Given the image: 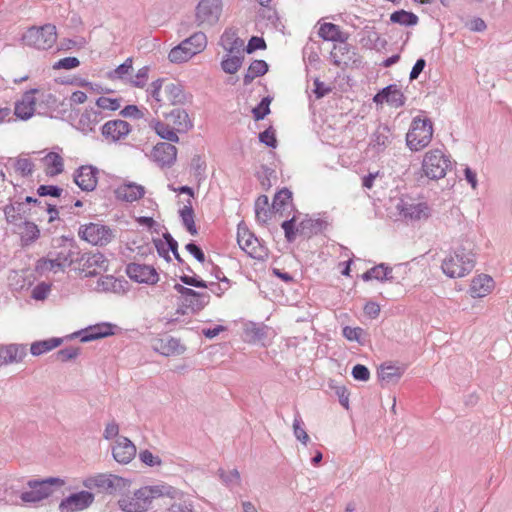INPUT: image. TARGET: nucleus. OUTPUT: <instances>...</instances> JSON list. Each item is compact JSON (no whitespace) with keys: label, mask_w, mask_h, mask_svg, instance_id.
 I'll return each mask as SVG.
<instances>
[{"label":"nucleus","mask_w":512,"mask_h":512,"mask_svg":"<svg viewBox=\"0 0 512 512\" xmlns=\"http://www.w3.org/2000/svg\"><path fill=\"white\" fill-rule=\"evenodd\" d=\"M183 493L166 483L153 486H144L136 490L132 496H124L118 501L123 512H145L149 509L152 500L159 497L180 499Z\"/></svg>","instance_id":"nucleus-1"},{"label":"nucleus","mask_w":512,"mask_h":512,"mask_svg":"<svg viewBox=\"0 0 512 512\" xmlns=\"http://www.w3.org/2000/svg\"><path fill=\"white\" fill-rule=\"evenodd\" d=\"M475 243L465 238L446 256L441 264L443 273L449 278H462L468 275L476 264Z\"/></svg>","instance_id":"nucleus-2"},{"label":"nucleus","mask_w":512,"mask_h":512,"mask_svg":"<svg viewBox=\"0 0 512 512\" xmlns=\"http://www.w3.org/2000/svg\"><path fill=\"white\" fill-rule=\"evenodd\" d=\"M206 46V34L201 31L195 32L190 37L181 41L177 46L173 47L168 53V59L174 64L185 63L195 55L204 51Z\"/></svg>","instance_id":"nucleus-3"},{"label":"nucleus","mask_w":512,"mask_h":512,"mask_svg":"<svg viewBox=\"0 0 512 512\" xmlns=\"http://www.w3.org/2000/svg\"><path fill=\"white\" fill-rule=\"evenodd\" d=\"M452 166L451 156L442 149L436 148L424 154L421 169L427 178L438 180L444 178Z\"/></svg>","instance_id":"nucleus-4"},{"label":"nucleus","mask_w":512,"mask_h":512,"mask_svg":"<svg viewBox=\"0 0 512 512\" xmlns=\"http://www.w3.org/2000/svg\"><path fill=\"white\" fill-rule=\"evenodd\" d=\"M433 123L427 117H414L406 134V145L412 152L426 148L433 137Z\"/></svg>","instance_id":"nucleus-5"},{"label":"nucleus","mask_w":512,"mask_h":512,"mask_svg":"<svg viewBox=\"0 0 512 512\" xmlns=\"http://www.w3.org/2000/svg\"><path fill=\"white\" fill-rule=\"evenodd\" d=\"M64 484V481L60 478L49 477L46 479H33L27 482L28 491H23L20 494V499L24 503L35 504L38 503L53 493V487H60Z\"/></svg>","instance_id":"nucleus-6"},{"label":"nucleus","mask_w":512,"mask_h":512,"mask_svg":"<svg viewBox=\"0 0 512 512\" xmlns=\"http://www.w3.org/2000/svg\"><path fill=\"white\" fill-rule=\"evenodd\" d=\"M22 40L27 46L38 50L50 49L57 40L56 27L53 24L31 27L24 33Z\"/></svg>","instance_id":"nucleus-7"},{"label":"nucleus","mask_w":512,"mask_h":512,"mask_svg":"<svg viewBox=\"0 0 512 512\" xmlns=\"http://www.w3.org/2000/svg\"><path fill=\"white\" fill-rule=\"evenodd\" d=\"M73 262L74 252L71 249L64 248L55 254L50 253L47 257L40 258L36 263L35 270L40 275H45L49 272H63Z\"/></svg>","instance_id":"nucleus-8"},{"label":"nucleus","mask_w":512,"mask_h":512,"mask_svg":"<svg viewBox=\"0 0 512 512\" xmlns=\"http://www.w3.org/2000/svg\"><path fill=\"white\" fill-rule=\"evenodd\" d=\"M173 288L179 294L180 307L183 313H186V311L198 313L210 302L208 292H197L178 283Z\"/></svg>","instance_id":"nucleus-9"},{"label":"nucleus","mask_w":512,"mask_h":512,"mask_svg":"<svg viewBox=\"0 0 512 512\" xmlns=\"http://www.w3.org/2000/svg\"><path fill=\"white\" fill-rule=\"evenodd\" d=\"M222 0H200L196 7L195 19L198 26H213L221 16Z\"/></svg>","instance_id":"nucleus-10"},{"label":"nucleus","mask_w":512,"mask_h":512,"mask_svg":"<svg viewBox=\"0 0 512 512\" xmlns=\"http://www.w3.org/2000/svg\"><path fill=\"white\" fill-rule=\"evenodd\" d=\"M84 485L89 489H98L101 492L113 494L122 490L126 482L122 477L101 473L87 478Z\"/></svg>","instance_id":"nucleus-11"},{"label":"nucleus","mask_w":512,"mask_h":512,"mask_svg":"<svg viewBox=\"0 0 512 512\" xmlns=\"http://www.w3.org/2000/svg\"><path fill=\"white\" fill-rule=\"evenodd\" d=\"M79 234L82 239L93 245H106L113 238V233L110 228L98 223H89L83 226Z\"/></svg>","instance_id":"nucleus-12"},{"label":"nucleus","mask_w":512,"mask_h":512,"mask_svg":"<svg viewBox=\"0 0 512 512\" xmlns=\"http://www.w3.org/2000/svg\"><path fill=\"white\" fill-rule=\"evenodd\" d=\"M126 274L131 280L138 283L154 285L159 281V275L156 269L146 264L129 263L126 266Z\"/></svg>","instance_id":"nucleus-13"},{"label":"nucleus","mask_w":512,"mask_h":512,"mask_svg":"<svg viewBox=\"0 0 512 512\" xmlns=\"http://www.w3.org/2000/svg\"><path fill=\"white\" fill-rule=\"evenodd\" d=\"M107 116L101 109L86 108L75 122L74 127L84 135L95 132L96 126Z\"/></svg>","instance_id":"nucleus-14"},{"label":"nucleus","mask_w":512,"mask_h":512,"mask_svg":"<svg viewBox=\"0 0 512 512\" xmlns=\"http://www.w3.org/2000/svg\"><path fill=\"white\" fill-rule=\"evenodd\" d=\"M94 500V495L88 491H80L64 498L59 504L61 512H77L89 507Z\"/></svg>","instance_id":"nucleus-15"},{"label":"nucleus","mask_w":512,"mask_h":512,"mask_svg":"<svg viewBox=\"0 0 512 512\" xmlns=\"http://www.w3.org/2000/svg\"><path fill=\"white\" fill-rule=\"evenodd\" d=\"M145 193L144 186L132 181H124L114 189L115 198L125 203L138 201L144 197Z\"/></svg>","instance_id":"nucleus-16"},{"label":"nucleus","mask_w":512,"mask_h":512,"mask_svg":"<svg viewBox=\"0 0 512 512\" xmlns=\"http://www.w3.org/2000/svg\"><path fill=\"white\" fill-rule=\"evenodd\" d=\"M376 104L387 103L391 107L400 108L405 105L406 97L396 84H390L381 89L374 97Z\"/></svg>","instance_id":"nucleus-17"},{"label":"nucleus","mask_w":512,"mask_h":512,"mask_svg":"<svg viewBox=\"0 0 512 512\" xmlns=\"http://www.w3.org/2000/svg\"><path fill=\"white\" fill-rule=\"evenodd\" d=\"M130 131V124L121 119L107 121L101 128L102 136L108 142H118L126 138Z\"/></svg>","instance_id":"nucleus-18"},{"label":"nucleus","mask_w":512,"mask_h":512,"mask_svg":"<svg viewBox=\"0 0 512 512\" xmlns=\"http://www.w3.org/2000/svg\"><path fill=\"white\" fill-rule=\"evenodd\" d=\"M151 156L161 168L171 167L177 158V148L172 143L161 142L154 146Z\"/></svg>","instance_id":"nucleus-19"},{"label":"nucleus","mask_w":512,"mask_h":512,"mask_svg":"<svg viewBox=\"0 0 512 512\" xmlns=\"http://www.w3.org/2000/svg\"><path fill=\"white\" fill-rule=\"evenodd\" d=\"M98 172L92 165L81 166L74 173V182L83 191H93L98 183Z\"/></svg>","instance_id":"nucleus-20"},{"label":"nucleus","mask_w":512,"mask_h":512,"mask_svg":"<svg viewBox=\"0 0 512 512\" xmlns=\"http://www.w3.org/2000/svg\"><path fill=\"white\" fill-rule=\"evenodd\" d=\"M397 210L402 217L410 220L426 219L430 215V209L424 202L413 203L400 200V202L397 204Z\"/></svg>","instance_id":"nucleus-21"},{"label":"nucleus","mask_w":512,"mask_h":512,"mask_svg":"<svg viewBox=\"0 0 512 512\" xmlns=\"http://www.w3.org/2000/svg\"><path fill=\"white\" fill-rule=\"evenodd\" d=\"M112 455L118 463L128 464L136 455V446L127 437L120 436L112 447Z\"/></svg>","instance_id":"nucleus-22"},{"label":"nucleus","mask_w":512,"mask_h":512,"mask_svg":"<svg viewBox=\"0 0 512 512\" xmlns=\"http://www.w3.org/2000/svg\"><path fill=\"white\" fill-rule=\"evenodd\" d=\"M404 267H405L404 264H398V265H395L394 267H390L385 263H380V264L372 267L371 269L367 270L362 275V279L364 281H369V280L375 279L380 282H384V281L392 282V281L396 280V277L393 275V271L401 270Z\"/></svg>","instance_id":"nucleus-23"},{"label":"nucleus","mask_w":512,"mask_h":512,"mask_svg":"<svg viewBox=\"0 0 512 512\" xmlns=\"http://www.w3.org/2000/svg\"><path fill=\"white\" fill-rule=\"evenodd\" d=\"M27 354V348L24 344L0 345V366L19 363Z\"/></svg>","instance_id":"nucleus-24"},{"label":"nucleus","mask_w":512,"mask_h":512,"mask_svg":"<svg viewBox=\"0 0 512 512\" xmlns=\"http://www.w3.org/2000/svg\"><path fill=\"white\" fill-rule=\"evenodd\" d=\"M237 242L240 248L253 258L261 255L258 250L260 248L259 240L245 227L238 225Z\"/></svg>","instance_id":"nucleus-25"},{"label":"nucleus","mask_w":512,"mask_h":512,"mask_svg":"<svg viewBox=\"0 0 512 512\" xmlns=\"http://www.w3.org/2000/svg\"><path fill=\"white\" fill-rule=\"evenodd\" d=\"M36 90L26 91L22 98L15 103L14 114L21 120L30 119L35 111V94Z\"/></svg>","instance_id":"nucleus-26"},{"label":"nucleus","mask_w":512,"mask_h":512,"mask_svg":"<svg viewBox=\"0 0 512 512\" xmlns=\"http://www.w3.org/2000/svg\"><path fill=\"white\" fill-rule=\"evenodd\" d=\"M495 282L490 275L479 274L471 280L469 293L473 298L487 296L494 289Z\"/></svg>","instance_id":"nucleus-27"},{"label":"nucleus","mask_w":512,"mask_h":512,"mask_svg":"<svg viewBox=\"0 0 512 512\" xmlns=\"http://www.w3.org/2000/svg\"><path fill=\"white\" fill-rule=\"evenodd\" d=\"M165 102L171 105H183L187 103L192 96L187 94L182 84L170 82L164 86Z\"/></svg>","instance_id":"nucleus-28"},{"label":"nucleus","mask_w":512,"mask_h":512,"mask_svg":"<svg viewBox=\"0 0 512 512\" xmlns=\"http://www.w3.org/2000/svg\"><path fill=\"white\" fill-rule=\"evenodd\" d=\"M3 211L7 223L18 225L29 215L30 209L26 207L25 202L11 201L4 207Z\"/></svg>","instance_id":"nucleus-29"},{"label":"nucleus","mask_w":512,"mask_h":512,"mask_svg":"<svg viewBox=\"0 0 512 512\" xmlns=\"http://www.w3.org/2000/svg\"><path fill=\"white\" fill-rule=\"evenodd\" d=\"M115 325L111 323H100L81 331V341L89 342L96 339L104 338L114 334Z\"/></svg>","instance_id":"nucleus-30"},{"label":"nucleus","mask_w":512,"mask_h":512,"mask_svg":"<svg viewBox=\"0 0 512 512\" xmlns=\"http://www.w3.org/2000/svg\"><path fill=\"white\" fill-rule=\"evenodd\" d=\"M165 115L173 123L178 133H186L193 128L192 120L187 111L182 108H175L169 114Z\"/></svg>","instance_id":"nucleus-31"},{"label":"nucleus","mask_w":512,"mask_h":512,"mask_svg":"<svg viewBox=\"0 0 512 512\" xmlns=\"http://www.w3.org/2000/svg\"><path fill=\"white\" fill-rule=\"evenodd\" d=\"M154 349L164 356L181 354L185 350V348L180 344V341L171 336L158 339L154 344Z\"/></svg>","instance_id":"nucleus-32"},{"label":"nucleus","mask_w":512,"mask_h":512,"mask_svg":"<svg viewBox=\"0 0 512 512\" xmlns=\"http://www.w3.org/2000/svg\"><path fill=\"white\" fill-rule=\"evenodd\" d=\"M180 280L182 283L188 286L197 287V288H208L213 294L220 297L224 293L226 289H223L219 283L216 282H210L207 283L206 281L196 277V276H189V275H182L180 276Z\"/></svg>","instance_id":"nucleus-33"},{"label":"nucleus","mask_w":512,"mask_h":512,"mask_svg":"<svg viewBox=\"0 0 512 512\" xmlns=\"http://www.w3.org/2000/svg\"><path fill=\"white\" fill-rule=\"evenodd\" d=\"M163 83V79H157L153 81L147 89L148 101L155 113L165 104V98L161 96Z\"/></svg>","instance_id":"nucleus-34"},{"label":"nucleus","mask_w":512,"mask_h":512,"mask_svg":"<svg viewBox=\"0 0 512 512\" xmlns=\"http://www.w3.org/2000/svg\"><path fill=\"white\" fill-rule=\"evenodd\" d=\"M318 34L325 41L345 42L347 40V35L340 30L338 25L333 23L322 24L319 28Z\"/></svg>","instance_id":"nucleus-35"},{"label":"nucleus","mask_w":512,"mask_h":512,"mask_svg":"<svg viewBox=\"0 0 512 512\" xmlns=\"http://www.w3.org/2000/svg\"><path fill=\"white\" fill-rule=\"evenodd\" d=\"M220 44L224 50H226L229 53H232L235 51H239L243 47L244 42L237 36L235 30L226 29L221 35Z\"/></svg>","instance_id":"nucleus-36"},{"label":"nucleus","mask_w":512,"mask_h":512,"mask_svg":"<svg viewBox=\"0 0 512 512\" xmlns=\"http://www.w3.org/2000/svg\"><path fill=\"white\" fill-rule=\"evenodd\" d=\"M45 172L48 176H56L63 172V158L55 152L48 153L44 158Z\"/></svg>","instance_id":"nucleus-37"},{"label":"nucleus","mask_w":512,"mask_h":512,"mask_svg":"<svg viewBox=\"0 0 512 512\" xmlns=\"http://www.w3.org/2000/svg\"><path fill=\"white\" fill-rule=\"evenodd\" d=\"M404 373V369L394 365L383 364L378 371L379 379L385 383L397 382Z\"/></svg>","instance_id":"nucleus-38"},{"label":"nucleus","mask_w":512,"mask_h":512,"mask_svg":"<svg viewBox=\"0 0 512 512\" xmlns=\"http://www.w3.org/2000/svg\"><path fill=\"white\" fill-rule=\"evenodd\" d=\"M85 266L89 269L92 268L87 272V276H96L101 270L107 269V259L102 253H93L87 257Z\"/></svg>","instance_id":"nucleus-39"},{"label":"nucleus","mask_w":512,"mask_h":512,"mask_svg":"<svg viewBox=\"0 0 512 512\" xmlns=\"http://www.w3.org/2000/svg\"><path fill=\"white\" fill-rule=\"evenodd\" d=\"M61 343V338H49L41 341H36L31 344L30 352L33 356H40L58 347Z\"/></svg>","instance_id":"nucleus-40"},{"label":"nucleus","mask_w":512,"mask_h":512,"mask_svg":"<svg viewBox=\"0 0 512 512\" xmlns=\"http://www.w3.org/2000/svg\"><path fill=\"white\" fill-rule=\"evenodd\" d=\"M40 236L38 226L30 221H24L22 231L20 232L21 242L27 246L35 242Z\"/></svg>","instance_id":"nucleus-41"},{"label":"nucleus","mask_w":512,"mask_h":512,"mask_svg":"<svg viewBox=\"0 0 512 512\" xmlns=\"http://www.w3.org/2000/svg\"><path fill=\"white\" fill-rule=\"evenodd\" d=\"M268 71V64L264 60H254L244 75V84L251 83L255 78L264 75Z\"/></svg>","instance_id":"nucleus-42"},{"label":"nucleus","mask_w":512,"mask_h":512,"mask_svg":"<svg viewBox=\"0 0 512 512\" xmlns=\"http://www.w3.org/2000/svg\"><path fill=\"white\" fill-rule=\"evenodd\" d=\"M151 126L154 128L157 135L162 139L168 140L172 143H177L179 141L177 131L175 128H171L168 124L153 120L151 122Z\"/></svg>","instance_id":"nucleus-43"},{"label":"nucleus","mask_w":512,"mask_h":512,"mask_svg":"<svg viewBox=\"0 0 512 512\" xmlns=\"http://www.w3.org/2000/svg\"><path fill=\"white\" fill-rule=\"evenodd\" d=\"M390 21L392 23H397L402 26L409 27V26L417 25L419 19H418V16L416 14H414L413 12H408L405 10H398V11L393 12L390 15Z\"/></svg>","instance_id":"nucleus-44"},{"label":"nucleus","mask_w":512,"mask_h":512,"mask_svg":"<svg viewBox=\"0 0 512 512\" xmlns=\"http://www.w3.org/2000/svg\"><path fill=\"white\" fill-rule=\"evenodd\" d=\"M269 202L266 195H260L255 201V216L256 220L265 224L270 216V210L268 208Z\"/></svg>","instance_id":"nucleus-45"},{"label":"nucleus","mask_w":512,"mask_h":512,"mask_svg":"<svg viewBox=\"0 0 512 512\" xmlns=\"http://www.w3.org/2000/svg\"><path fill=\"white\" fill-rule=\"evenodd\" d=\"M183 225L191 235L197 234V228L194 222V211L189 201L188 205H184L179 211Z\"/></svg>","instance_id":"nucleus-46"},{"label":"nucleus","mask_w":512,"mask_h":512,"mask_svg":"<svg viewBox=\"0 0 512 512\" xmlns=\"http://www.w3.org/2000/svg\"><path fill=\"white\" fill-rule=\"evenodd\" d=\"M290 205H292V192L289 189L283 188L276 193L272 206L277 212L284 211Z\"/></svg>","instance_id":"nucleus-47"},{"label":"nucleus","mask_w":512,"mask_h":512,"mask_svg":"<svg viewBox=\"0 0 512 512\" xmlns=\"http://www.w3.org/2000/svg\"><path fill=\"white\" fill-rule=\"evenodd\" d=\"M120 287V282L115 277L106 275L98 279L96 290L100 292H117Z\"/></svg>","instance_id":"nucleus-48"},{"label":"nucleus","mask_w":512,"mask_h":512,"mask_svg":"<svg viewBox=\"0 0 512 512\" xmlns=\"http://www.w3.org/2000/svg\"><path fill=\"white\" fill-rule=\"evenodd\" d=\"M293 434H294L295 438L298 441H300L303 445H307L308 444L310 438H309V435L307 434V432L305 430L304 422H303L299 412H296L295 416H294V420H293Z\"/></svg>","instance_id":"nucleus-49"},{"label":"nucleus","mask_w":512,"mask_h":512,"mask_svg":"<svg viewBox=\"0 0 512 512\" xmlns=\"http://www.w3.org/2000/svg\"><path fill=\"white\" fill-rule=\"evenodd\" d=\"M121 107L120 99L101 96L96 100L94 109H101L102 113L116 111Z\"/></svg>","instance_id":"nucleus-50"},{"label":"nucleus","mask_w":512,"mask_h":512,"mask_svg":"<svg viewBox=\"0 0 512 512\" xmlns=\"http://www.w3.org/2000/svg\"><path fill=\"white\" fill-rule=\"evenodd\" d=\"M218 474L222 482L230 489H232L234 486L240 485L241 477L237 469H232L230 471L219 469Z\"/></svg>","instance_id":"nucleus-51"},{"label":"nucleus","mask_w":512,"mask_h":512,"mask_svg":"<svg viewBox=\"0 0 512 512\" xmlns=\"http://www.w3.org/2000/svg\"><path fill=\"white\" fill-rule=\"evenodd\" d=\"M243 62L242 56H227L221 61V68L227 74H235Z\"/></svg>","instance_id":"nucleus-52"},{"label":"nucleus","mask_w":512,"mask_h":512,"mask_svg":"<svg viewBox=\"0 0 512 512\" xmlns=\"http://www.w3.org/2000/svg\"><path fill=\"white\" fill-rule=\"evenodd\" d=\"M11 161L13 162V167L17 173H19L22 177H27L32 174L34 169V164L29 158H17Z\"/></svg>","instance_id":"nucleus-53"},{"label":"nucleus","mask_w":512,"mask_h":512,"mask_svg":"<svg viewBox=\"0 0 512 512\" xmlns=\"http://www.w3.org/2000/svg\"><path fill=\"white\" fill-rule=\"evenodd\" d=\"M388 132L386 127L377 129L372 138L373 147L378 150L384 149L390 143Z\"/></svg>","instance_id":"nucleus-54"},{"label":"nucleus","mask_w":512,"mask_h":512,"mask_svg":"<svg viewBox=\"0 0 512 512\" xmlns=\"http://www.w3.org/2000/svg\"><path fill=\"white\" fill-rule=\"evenodd\" d=\"M321 228V221L314 220L311 218H305L302 220L298 226L297 231H300V234H311L317 232Z\"/></svg>","instance_id":"nucleus-55"},{"label":"nucleus","mask_w":512,"mask_h":512,"mask_svg":"<svg viewBox=\"0 0 512 512\" xmlns=\"http://www.w3.org/2000/svg\"><path fill=\"white\" fill-rule=\"evenodd\" d=\"M281 227L284 230L285 238L287 239L288 242L294 241L297 233H300V231H297L295 216H293L289 220L284 221Z\"/></svg>","instance_id":"nucleus-56"},{"label":"nucleus","mask_w":512,"mask_h":512,"mask_svg":"<svg viewBox=\"0 0 512 512\" xmlns=\"http://www.w3.org/2000/svg\"><path fill=\"white\" fill-rule=\"evenodd\" d=\"M132 64V58H127L121 65L110 73V77L112 79H123L126 75L130 74Z\"/></svg>","instance_id":"nucleus-57"},{"label":"nucleus","mask_w":512,"mask_h":512,"mask_svg":"<svg viewBox=\"0 0 512 512\" xmlns=\"http://www.w3.org/2000/svg\"><path fill=\"white\" fill-rule=\"evenodd\" d=\"M51 291V284L46 282H41L37 284L31 293V297L35 300L42 301L45 300Z\"/></svg>","instance_id":"nucleus-58"},{"label":"nucleus","mask_w":512,"mask_h":512,"mask_svg":"<svg viewBox=\"0 0 512 512\" xmlns=\"http://www.w3.org/2000/svg\"><path fill=\"white\" fill-rule=\"evenodd\" d=\"M139 459L149 467L160 466L162 464L161 458L159 456L153 455L149 450L140 451Z\"/></svg>","instance_id":"nucleus-59"},{"label":"nucleus","mask_w":512,"mask_h":512,"mask_svg":"<svg viewBox=\"0 0 512 512\" xmlns=\"http://www.w3.org/2000/svg\"><path fill=\"white\" fill-rule=\"evenodd\" d=\"M80 65V61L77 57H65L54 63L53 69H74Z\"/></svg>","instance_id":"nucleus-60"},{"label":"nucleus","mask_w":512,"mask_h":512,"mask_svg":"<svg viewBox=\"0 0 512 512\" xmlns=\"http://www.w3.org/2000/svg\"><path fill=\"white\" fill-rule=\"evenodd\" d=\"M263 17L267 19L271 27L275 30L281 31L284 28L283 23L281 22L277 12L272 9H267L264 11Z\"/></svg>","instance_id":"nucleus-61"},{"label":"nucleus","mask_w":512,"mask_h":512,"mask_svg":"<svg viewBox=\"0 0 512 512\" xmlns=\"http://www.w3.org/2000/svg\"><path fill=\"white\" fill-rule=\"evenodd\" d=\"M363 333L364 330L360 327L345 326L343 328V336L349 341H356L361 343V336Z\"/></svg>","instance_id":"nucleus-62"},{"label":"nucleus","mask_w":512,"mask_h":512,"mask_svg":"<svg viewBox=\"0 0 512 512\" xmlns=\"http://www.w3.org/2000/svg\"><path fill=\"white\" fill-rule=\"evenodd\" d=\"M270 100L269 98H263L261 102L255 107L252 112L253 116L256 120L263 119L270 112L269 108Z\"/></svg>","instance_id":"nucleus-63"},{"label":"nucleus","mask_w":512,"mask_h":512,"mask_svg":"<svg viewBox=\"0 0 512 512\" xmlns=\"http://www.w3.org/2000/svg\"><path fill=\"white\" fill-rule=\"evenodd\" d=\"M352 376L355 380L366 382L370 379V371L365 365L356 364L352 369Z\"/></svg>","instance_id":"nucleus-64"}]
</instances>
